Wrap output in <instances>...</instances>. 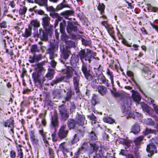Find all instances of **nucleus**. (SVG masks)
<instances>
[{
  "label": "nucleus",
  "instance_id": "44",
  "mask_svg": "<svg viewBox=\"0 0 158 158\" xmlns=\"http://www.w3.org/2000/svg\"><path fill=\"white\" fill-rule=\"evenodd\" d=\"M31 51L32 53L39 52L40 49L38 48L36 44H34L31 46Z\"/></svg>",
  "mask_w": 158,
  "mask_h": 158
},
{
  "label": "nucleus",
  "instance_id": "23",
  "mask_svg": "<svg viewBox=\"0 0 158 158\" xmlns=\"http://www.w3.org/2000/svg\"><path fill=\"white\" fill-rule=\"evenodd\" d=\"M72 91L70 89H69L66 93V95L64 96V101H63V103H65L66 101H69L71 99L72 95Z\"/></svg>",
  "mask_w": 158,
  "mask_h": 158
},
{
  "label": "nucleus",
  "instance_id": "41",
  "mask_svg": "<svg viewBox=\"0 0 158 158\" xmlns=\"http://www.w3.org/2000/svg\"><path fill=\"white\" fill-rule=\"evenodd\" d=\"M98 10L100 11L101 14H102L104 12L105 6L103 3H99L98 7Z\"/></svg>",
  "mask_w": 158,
  "mask_h": 158
},
{
  "label": "nucleus",
  "instance_id": "14",
  "mask_svg": "<svg viewBox=\"0 0 158 158\" xmlns=\"http://www.w3.org/2000/svg\"><path fill=\"white\" fill-rule=\"evenodd\" d=\"M61 51L62 53L61 57L65 60L68 59L71 54L70 49L66 47L63 48L61 50Z\"/></svg>",
  "mask_w": 158,
  "mask_h": 158
},
{
  "label": "nucleus",
  "instance_id": "62",
  "mask_svg": "<svg viewBox=\"0 0 158 158\" xmlns=\"http://www.w3.org/2000/svg\"><path fill=\"white\" fill-rule=\"evenodd\" d=\"M127 148V147H125V150L121 149L120 153V154H121L123 156H126L127 154V152L126 150Z\"/></svg>",
  "mask_w": 158,
  "mask_h": 158
},
{
  "label": "nucleus",
  "instance_id": "26",
  "mask_svg": "<svg viewBox=\"0 0 158 158\" xmlns=\"http://www.w3.org/2000/svg\"><path fill=\"white\" fill-rule=\"evenodd\" d=\"M5 127H8L13 128L14 127V120L12 118H10L6 120L4 123Z\"/></svg>",
  "mask_w": 158,
  "mask_h": 158
},
{
  "label": "nucleus",
  "instance_id": "31",
  "mask_svg": "<svg viewBox=\"0 0 158 158\" xmlns=\"http://www.w3.org/2000/svg\"><path fill=\"white\" fill-rule=\"evenodd\" d=\"M35 69L36 72L41 73L45 70L44 68L43 67V65L41 63L36 64L35 67Z\"/></svg>",
  "mask_w": 158,
  "mask_h": 158
},
{
  "label": "nucleus",
  "instance_id": "46",
  "mask_svg": "<svg viewBox=\"0 0 158 158\" xmlns=\"http://www.w3.org/2000/svg\"><path fill=\"white\" fill-rule=\"evenodd\" d=\"M80 137L77 134H75L73 136L71 141L72 144H74L77 143L79 140Z\"/></svg>",
  "mask_w": 158,
  "mask_h": 158
},
{
  "label": "nucleus",
  "instance_id": "4",
  "mask_svg": "<svg viewBox=\"0 0 158 158\" xmlns=\"http://www.w3.org/2000/svg\"><path fill=\"white\" fill-rule=\"evenodd\" d=\"M42 25L46 32L50 35L52 34L53 26L50 24V18L46 16L42 18Z\"/></svg>",
  "mask_w": 158,
  "mask_h": 158
},
{
  "label": "nucleus",
  "instance_id": "60",
  "mask_svg": "<svg viewBox=\"0 0 158 158\" xmlns=\"http://www.w3.org/2000/svg\"><path fill=\"white\" fill-rule=\"evenodd\" d=\"M76 108V106L73 102L71 103L70 108V111L71 112H73L74 111Z\"/></svg>",
  "mask_w": 158,
  "mask_h": 158
},
{
  "label": "nucleus",
  "instance_id": "32",
  "mask_svg": "<svg viewBox=\"0 0 158 158\" xmlns=\"http://www.w3.org/2000/svg\"><path fill=\"white\" fill-rule=\"evenodd\" d=\"M66 25V22L65 20H63L62 22L60 23V31L62 34L66 33L65 30V27Z\"/></svg>",
  "mask_w": 158,
  "mask_h": 158
},
{
  "label": "nucleus",
  "instance_id": "24",
  "mask_svg": "<svg viewBox=\"0 0 158 158\" xmlns=\"http://www.w3.org/2000/svg\"><path fill=\"white\" fill-rule=\"evenodd\" d=\"M65 78V76H62L57 78L53 80L51 83V85L53 86L54 85H57L58 83L62 81Z\"/></svg>",
  "mask_w": 158,
  "mask_h": 158
},
{
  "label": "nucleus",
  "instance_id": "27",
  "mask_svg": "<svg viewBox=\"0 0 158 158\" xmlns=\"http://www.w3.org/2000/svg\"><path fill=\"white\" fill-rule=\"evenodd\" d=\"M79 127V128H78V130L76 134L80 138H81L83 136L85 130L84 129L85 127H83V125L80 126Z\"/></svg>",
  "mask_w": 158,
  "mask_h": 158
},
{
  "label": "nucleus",
  "instance_id": "63",
  "mask_svg": "<svg viewBox=\"0 0 158 158\" xmlns=\"http://www.w3.org/2000/svg\"><path fill=\"white\" fill-rule=\"evenodd\" d=\"M122 43L123 44H124L126 46H127L128 47H131V45H130V44H129L128 43L127 41L124 38H123L122 39Z\"/></svg>",
  "mask_w": 158,
  "mask_h": 158
},
{
  "label": "nucleus",
  "instance_id": "13",
  "mask_svg": "<svg viewBox=\"0 0 158 158\" xmlns=\"http://www.w3.org/2000/svg\"><path fill=\"white\" fill-rule=\"evenodd\" d=\"M55 51L56 47L54 45H51L46 50V52L49 54L51 59H53L54 57L57 56V54L55 53Z\"/></svg>",
  "mask_w": 158,
  "mask_h": 158
},
{
  "label": "nucleus",
  "instance_id": "56",
  "mask_svg": "<svg viewBox=\"0 0 158 158\" xmlns=\"http://www.w3.org/2000/svg\"><path fill=\"white\" fill-rule=\"evenodd\" d=\"M61 37L62 40L65 41L66 42L68 41L67 40L68 39V36L66 33L62 34L61 35Z\"/></svg>",
  "mask_w": 158,
  "mask_h": 158
},
{
  "label": "nucleus",
  "instance_id": "43",
  "mask_svg": "<svg viewBox=\"0 0 158 158\" xmlns=\"http://www.w3.org/2000/svg\"><path fill=\"white\" fill-rule=\"evenodd\" d=\"M86 53L84 49L81 50L79 52L78 55L82 61H83V60L84 59L86 55Z\"/></svg>",
  "mask_w": 158,
  "mask_h": 158
},
{
  "label": "nucleus",
  "instance_id": "18",
  "mask_svg": "<svg viewBox=\"0 0 158 158\" xmlns=\"http://www.w3.org/2000/svg\"><path fill=\"white\" fill-rule=\"evenodd\" d=\"M133 93L132 96L133 100L135 102L139 103L141 99V97L140 94L134 90L131 91Z\"/></svg>",
  "mask_w": 158,
  "mask_h": 158
},
{
  "label": "nucleus",
  "instance_id": "49",
  "mask_svg": "<svg viewBox=\"0 0 158 158\" xmlns=\"http://www.w3.org/2000/svg\"><path fill=\"white\" fill-rule=\"evenodd\" d=\"M27 10L26 7L22 6L19 10V14L21 15H24L27 12Z\"/></svg>",
  "mask_w": 158,
  "mask_h": 158
},
{
  "label": "nucleus",
  "instance_id": "30",
  "mask_svg": "<svg viewBox=\"0 0 158 158\" xmlns=\"http://www.w3.org/2000/svg\"><path fill=\"white\" fill-rule=\"evenodd\" d=\"M32 29L28 26V28L25 29V31L22 35V36L25 38H27L31 36L32 34Z\"/></svg>",
  "mask_w": 158,
  "mask_h": 158
},
{
  "label": "nucleus",
  "instance_id": "33",
  "mask_svg": "<svg viewBox=\"0 0 158 158\" xmlns=\"http://www.w3.org/2000/svg\"><path fill=\"white\" fill-rule=\"evenodd\" d=\"M106 73L108 76L109 77L110 79L111 80V83L112 86L114 84V75L113 72L110 70L109 68L106 69Z\"/></svg>",
  "mask_w": 158,
  "mask_h": 158
},
{
  "label": "nucleus",
  "instance_id": "17",
  "mask_svg": "<svg viewBox=\"0 0 158 158\" xmlns=\"http://www.w3.org/2000/svg\"><path fill=\"white\" fill-rule=\"evenodd\" d=\"M35 132L33 131H31L29 132L30 139L33 143L36 145H39V140L35 135Z\"/></svg>",
  "mask_w": 158,
  "mask_h": 158
},
{
  "label": "nucleus",
  "instance_id": "29",
  "mask_svg": "<svg viewBox=\"0 0 158 158\" xmlns=\"http://www.w3.org/2000/svg\"><path fill=\"white\" fill-rule=\"evenodd\" d=\"M106 29L111 37L115 40L116 38L114 35V32L113 30L114 28L110 25Z\"/></svg>",
  "mask_w": 158,
  "mask_h": 158
},
{
  "label": "nucleus",
  "instance_id": "25",
  "mask_svg": "<svg viewBox=\"0 0 158 158\" xmlns=\"http://www.w3.org/2000/svg\"><path fill=\"white\" fill-rule=\"evenodd\" d=\"M105 150L102 149H100L98 152L96 153L94 156L93 158H107V157L104 155Z\"/></svg>",
  "mask_w": 158,
  "mask_h": 158
},
{
  "label": "nucleus",
  "instance_id": "39",
  "mask_svg": "<svg viewBox=\"0 0 158 158\" xmlns=\"http://www.w3.org/2000/svg\"><path fill=\"white\" fill-rule=\"evenodd\" d=\"M88 136L90 140L95 141L97 139V136L93 131H91L90 133H89Z\"/></svg>",
  "mask_w": 158,
  "mask_h": 158
},
{
  "label": "nucleus",
  "instance_id": "47",
  "mask_svg": "<svg viewBox=\"0 0 158 158\" xmlns=\"http://www.w3.org/2000/svg\"><path fill=\"white\" fill-rule=\"evenodd\" d=\"M89 145L91 146V148L93 149L94 151L95 152L99 148V146L95 143L88 142Z\"/></svg>",
  "mask_w": 158,
  "mask_h": 158
},
{
  "label": "nucleus",
  "instance_id": "57",
  "mask_svg": "<svg viewBox=\"0 0 158 158\" xmlns=\"http://www.w3.org/2000/svg\"><path fill=\"white\" fill-rule=\"evenodd\" d=\"M153 131L151 129L146 128L145 131L143 132V134L145 135H147L149 134L153 133Z\"/></svg>",
  "mask_w": 158,
  "mask_h": 158
},
{
  "label": "nucleus",
  "instance_id": "5",
  "mask_svg": "<svg viewBox=\"0 0 158 158\" xmlns=\"http://www.w3.org/2000/svg\"><path fill=\"white\" fill-rule=\"evenodd\" d=\"M78 27H80V25L77 22L72 23L68 21V25L66 27L67 33L72 37H74L75 35L73 32L76 33L78 31H79Z\"/></svg>",
  "mask_w": 158,
  "mask_h": 158
},
{
  "label": "nucleus",
  "instance_id": "64",
  "mask_svg": "<svg viewBox=\"0 0 158 158\" xmlns=\"http://www.w3.org/2000/svg\"><path fill=\"white\" fill-rule=\"evenodd\" d=\"M16 156V153L13 150H11L10 152V156L11 158H15Z\"/></svg>",
  "mask_w": 158,
  "mask_h": 158
},
{
  "label": "nucleus",
  "instance_id": "21",
  "mask_svg": "<svg viewBox=\"0 0 158 158\" xmlns=\"http://www.w3.org/2000/svg\"><path fill=\"white\" fill-rule=\"evenodd\" d=\"M140 131V127L137 123H135L131 127V132L134 134L136 135Z\"/></svg>",
  "mask_w": 158,
  "mask_h": 158
},
{
  "label": "nucleus",
  "instance_id": "22",
  "mask_svg": "<svg viewBox=\"0 0 158 158\" xmlns=\"http://www.w3.org/2000/svg\"><path fill=\"white\" fill-rule=\"evenodd\" d=\"M97 90L100 94L103 96L106 94L107 91V89L105 86L100 85L97 87Z\"/></svg>",
  "mask_w": 158,
  "mask_h": 158
},
{
  "label": "nucleus",
  "instance_id": "3",
  "mask_svg": "<svg viewBox=\"0 0 158 158\" xmlns=\"http://www.w3.org/2000/svg\"><path fill=\"white\" fill-rule=\"evenodd\" d=\"M85 122V118L83 115L78 114L75 119H69L67 121V125L69 130L74 129L77 126L83 125Z\"/></svg>",
  "mask_w": 158,
  "mask_h": 158
},
{
  "label": "nucleus",
  "instance_id": "7",
  "mask_svg": "<svg viewBox=\"0 0 158 158\" xmlns=\"http://www.w3.org/2000/svg\"><path fill=\"white\" fill-rule=\"evenodd\" d=\"M121 109L123 112L126 114L127 118H134L135 117V114H137L134 112H132L129 109H130L129 104L124 103L121 106Z\"/></svg>",
  "mask_w": 158,
  "mask_h": 158
},
{
  "label": "nucleus",
  "instance_id": "59",
  "mask_svg": "<svg viewBox=\"0 0 158 158\" xmlns=\"http://www.w3.org/2000/svg\"><path fill=\"white\" fill-rule=\"evenodd\" d=\"M39 133L41 135L42 139H45L46 138V133L44 132L43 129L39 130Z\"/></svg>",
  "mask_w": 158,
  "mask_h": 158
},
{
  "label": "nucleus",
  "instance_id": "12",
  "mask_svg": "<svg viewBox=\"0 0 158 158\" xmlns=\"http://www.w3.org/2000/svg\"><path fill=\"white\" fill-rule=\"evenodd\" d=\"M146 150L148 153H150V154L148 155L149 157H151L154 153H156L157 151L155 145L152 144L147 145Z\"/></svg>",
  "mask_w": 158,
  "mask_h": 158
},
{
  "label": "nucleus",
  "instance_id": "6",
  "mask_svg": "<svg viewBox=\"0 0 158 158\" xmlns=\"http://www.w3.org/2000/svg\"><path fill=\"white\" fill-rule=\"evenodd\" d=\"M51 130L53 131L52 134V139L53 142H56L58 140L57 137L56 136V132L55 127L58 125V118L56 115H54L51 118Z\"/></svg>",
  "mask_w": 158,
  "mask_h": 158
},
{
  "label": "nucleus",
  "instance_id": "28",
  "mask_svg": "<svg viewBox=\"0 0 158 158\" xmlns=\"http://www.w3.org/2000/svg\"><path fill=\"white\" fill-rule=\"evenodd\" d=\"M67 7H69V6L67 4V2L65 0H63L61 3L57 6L56 9L57 10H60L64 8Z\"/></svg>",
  "mask_w": 158,
  "mask_h": 158
},
{
  "label": "nucleus",
  "instance_id": "9",
  "mask_svg": "<svg viewBox=\"0 0 158 158\" xmlns=\"http://www.w3.org/2000/svg\"><path fill=\"white\" fill-rule=\"evenodd\" d=\"M69 130L66 125L62 126L59 129L57 133L58 137L60 139H64L67 136Z\"/></svg>",
  "mask_w": 158,
  "mask_h": 158
},
{
  "label": "nucleus",
  "instance_id": "54",
  "mask_svg": "<svg viewBox=\"0 0 158 158\" xmlns=\"http://www.w3.org/2000/svg\"><path fill=\"white\" fill-rule=\"evenodd\" d=\"M148 10H150L151 11L156 12L158 11V8L152 6L150 4L148 5Z\"/></svg>",
  "mask_w": 158,
  "mask_h": 158
},
{
  "label": "nucleus",
  "instance_id": "1",
  "mask_svg": "<svg viewBox=\"0 0 158 158\" xmlns=\"http://www.w3.org/2000/svg\"><path fill=\"white\" fill-rule=\"evenodd\" d=\"M74 74L76 76L73 77V83L74 90L76 93H79L80 90V77L78 76V73L76 70L74 71L73 68L70 66L66 67L65 69L64 70V72L66 74L65 76V78L68 80L72 78Z\"/></svg>",
  "mask_w": 158,
  "mask_h": 158
},
{
  "label": "nucleus",
  "instance_id": "51",
  "mask_svg": "<svg viewBox=\"0 0 158 158\" xmlns=\"http://www.w3.org/2000/svg\"><path fill=\"white\" fill-rule=\"evenodd\" d=\"M104 122L110 124L113 123L115 122L114 120L112 118L110 117H108L105 118L104 119Z\"/></svg>",
  "mask_w": 158,
  "mask_h": 158
},
{
  "label": "nucleus",
  "instance_id": "10",
  "mask_svg": "<svg viewBox=\"0 0 158 158\" xmlns=\"http://www.w3.org/2000/svg\"><path fill=\"white\" fill-rule=\"evenodd\" d=\"M58 110L60 118L62 120H66L69 117V111L65 106L62 105L58 107Z\"/></svg>",
  "mask_w": 158,
  "mask_h": 158
},
{
  "label": "nucleus",
  "instance_id": "38",
  "mask_svg": "<svg viewBox=\"0 0 158 158\" xmlns=\"http://www.w3.org/2000/svg\"><path fill=\"white\" fill-rule=\"evenodd\" d=\"M49 15L53 19H58L59 20H62L63 19L57 13L55 12V11L50 12Z\"/></svg>",
  "mask_w": 158,
  "mask_h": 158
},
{
  "label": "nucleus",
  "instance_id": "45",
  "mask_svg": "<svg viewBox=\"0 0 158 158\" xmlns=\"http://www.w3.org/2000/svg\"><path fill=\"white\" fill-rule=\"evenodd\" d=\"M127 74L128 76H129L131 77V79H132L133 81L134 82V84H135V86L137 87H139V85L136 83V82L133 79V73L130 71H127Z\"/></svg>",
  "mask_w": 158,
  "mask_h": 158
},
{
  "label": "nucleus",
  "instance_id": "2",
  "mask_svg": "<svg viewBox=\"0 0 158 158\" xmlns=\"http://www.w3.org/2000/svg\"><path fill=\"white\" fill-rule=\"evenodd\" d=\"M40 26V23L37 20H33L31 21L29 27L32 29V27H34V32L33 33L35 37H39L42 40L47 41L48 38L47 34L42 29H40L38 32L37 28Z\"/></svg>",
  "mask_w": 158,
  "mask_h": 158
},
{
  "label": "nucleus",
  "instance_id": "35",
  "mask_svg": "<svg viewBox=\"0 0 158 158\" xmlns=\"http://www.w3.org/2000/svg\"><path fill=\"white\" fill-rule=\"evenodd\" d=\"M99 101L98 96L96 94H93L91 100V103L92 105L94 106L97 104Z\"/></svg>",
  "mask_w": 158,
  "mask_h": 158
},
{
  "label": "nucleus",
  "instance_id": "15",
  "mask_svg": "<svg viewBox=\"0 0 158 158\" xmlns=\"http://www.w3.org/2000/svg\"><path fill=\"white\" fill-rule=\"evenodd\" d=\"M32 77L35 81L38 82L40 85L43 84L44 81V80L43 79H41L39 72H33L32 73Z\"/></svg>",
  "mask_w": 158,
  "mask_h": 158
},
{
  "label": "nucleus",
  "instance_id": "36",
  "mask_svg": "<svg viewBox=\"0 0 158 158\" xmlns=\"http://www.w3.org/2000/svg\"><path fill=\"white\" fill-rule=\"evenodd\" d=\"M141 107L143 110L145 111L148 113L150 114L152 112V109L144 103L142 104Z\"/></svg>",
  "mask_w": 158,
  "mask_h": 158
},
{
  "label": "nucleus",
  "instance_id": "40",
  "mask_svg": "<svg viewBox=\"0 0 158 158\" xmlns=\"http://www.w3.org/2000/svg\"><path fill=\"white\" fill-rule=\"evenodd\" d=\"M120 142L123 145L126 146L127 148H129L130 146V142L129 140L124 139H121Z\"/></svg>",
  "mask_w": 158,
  "mask_h": 158
},
{
  "label": "nucleus",
  "instance_id": "50",
  "mask_svg": "<svg viewBox=\"0 0 158 158\" xmlns=\"http://www.w3.org/2000/svg\"><path fill=\"white\" fill-rule=\"evenodd\" d=\"M88 118L90 120H92L91 123H95L96 117L94 115L93 113L90 114L89 115H88Z\"/></svg>",
  "mask_w": 158,
  "mask_h": 158
},
{
  "label": "nucleus",
  "instance_id": "16",
  "mask_svg": "<svg viewBox=\"0 0 158 158\" xmlns=\"http://www.w3.org/2000/svg\"><path fill=\"white\" fill-rule=\"evenodd\" d=\"M55 72V70L54 69L50 67L48 68V72L45 75V77L47 81L51 80L53 78Z\"/></svg>",
  "mask_w": 158,
  "mask_h": 158
},
{
  "label": "nucleus",
  "instance_id": "61",
  "mask_svg": "<svg viewBox=\"0 0 158 158\" xmlns=\"http://www.w3.org/2000/svg\"><path fill=\"white\" fill-rule=\"evenodd\" d=\"M52 60L50 63V64L51 65L52 68H54L55 67L56 65V62L53 59H52Z\"/></svg>",
  "mask_w": 158,
  "mask_h": 158
},
{
  "label": "nucleus",
  "instance_id": "42",
  "mask_svg": "<svg viewBox=\"0 0 158 158\" xmlns=\"http://www.w3.org/2000/svg\"><path fill=\"white\" fill-rule=\"evenodd\" d=\"M74 12L72 10H66L61 13V14L64 15V18L66 19H69V15L73 14Z\"/></svg>",
  "mask_w": 158,
  "mask_h": 158
},
{
  "label": "nucleus",
  "instance_id": "20",
  "mask_svg": "<svg viewBox=\"0 0 158 158\" xmlns=\"http://www.w3.org/2000/svg\"><path fill=\"white\" fill-rule=\"evenodd\" d=\"M79 61V57L77 55H72L70 63L72 66H75L77 65Z\"/></svg>",
  "mask_w": 158,
  "mask_h": 158
},
{
  "label": "nucleus",
  "instance_id": "52",
  "mask_svg": "<svg viewBox=\"0 0 158 158\" xmlns=\"http://www.w3.org/2000/svg\"><path fill=\"white\" fill-rule=\"evenodd\" d=\"M111 65L112 66H114L116 69H117L120 65L119 63L118 60L117 59L112 60Z\"/></svg>",
  "mask_w": 158,
  "mask_h": 158
},
{
  "label": "nucleus",
  "instance_id": "53",
  "mask_svg": "<svg viewBox=\"0 0 158 158\" xmlns=\"http://www.w3.org/2000/svg\"><path fill=\"white\" fill-rule=\"evenodd\" d=\"M67 45L69 47H73L74 48L76 47L75 43L72 40L68 41L66 42Z\"/></svg>",
  "mask_w": 158,
  "mask_h": 158
},
{
  "label": "nucleus",
  "instance_id": "37",
  "mask_svg": "<svg viewBox=\"0 0 158 158\" xmlns=\"http://www.w3.org/2000/svg\"><path fill=\"white\" fill-rule=\"evenodd\" d=\"M85 142H84L82 145L81 146V148H79L77 149V151L74 153L75 156H77L78 157L79 155L82 153V149H84L85 148Z\"/></svg>",
  "mask_w": 158,
  "mask_h": 158
},
{
  "label": "nucleus",
  "instance_id": "8",
  "mask_svg": "<svg viewBox=\"0 0 158 158\" xmlns=\"http://www.w3.org/2000/svg\"><path fill=\"white\" fill-rule=\"evenodd\" d=\"M81 70L86 79L88 81H92L93 77L90 73V70H88L85 64L83 62L81 67Z\"/></svg>",
  "mask_w": 158,
  "mask_h": 158
},
{
  "label": "nucleus",
  "instance_id": "48",
  "mask_svg": "<svg viewBox=\"0 0 158 158\" xmlns=\"http://www.w3.org/2000/svg\"><path fill=\"white\" fill-rule=\"evenodd\" d=\"M100 73H100L99 75H98V80L99 81L100 83H102L106 79V78L101 72H100Z\"/></svg>",
  "mask_w": 158,
  "mask_h": 158
},
{
  "label": "nucleus",
  "instance_id": "55",
  "mask_svg": "<svg viewBox=\"0 0 158 158\" xmlns=\"http://www.w3.org/2000/svg\"><path fill=\"white\" fill-rule=\"evenodd\" d=\"M81 41L82 44L85 46L89 45L90 44V42L89 41L87 40L84 38L82 39Z\"/></svg>",
  "mask_w": 158,
  "mask_h": 158
},
{
  "label": "nucleus",
  "instance_id": "34",
  "mask_svg": "<svg viewBox=\"0 0 158 158\" xmlns=\"http://www.w3.org/2000/svg\"><path fill=\"white\" fill-rule=\"evenodd\" d=\"M144 138L143 136H140L135 138L134 142L136 147H138L139 145L141 143V142Z\"/></svg>",
  "mask_w": 158,
  "mask_h": 158
},
{
  "label": "nucleus",
  "instance_id": "11",
  "mask_svg": "<svg viewBox=\"0 0 158 158\" xmlns=\"http://www.w3.org/2000/svg\"><path fill=\"white\" fill-rule=\"evenodd\" d=\"M96 54L95 53H94L93 54V51L90 50H88L86 53V55L84 60L85 61H88L89 63L90 64L93 60L95 58L94 56H96Z\"/></svg>",
  "mask_w": 158,
  "mask_h": 158
},
{
  "label": "nucleus",
  "instance_id": "58",
  "mask_svg": "<svg viewBox=\"0 0 158 158\" xmlns=\"http://www.w3.org/2000/svg\"><path fill=\"white\" fill-rule=\"evenodd\" d=\"M142 71L143 73H147L150 74L152 72L149 70L148 67H145L143 69Z\"/></svg>",
  "mask_w": 158,
  "mask_h": 158
},
{
  "label": "nucleus",
  "instance_id": "19",
  "mask_svg": "<svg viewBox=\"0 0 158 158\" xmlns=\"http://www.w3.org/2000/svg\"><path fill=\"white\" fill-rule=\"evenodd\" d=\"M59 150L62 151L63 153L69 152V148H68L67 145L64 142L61 143L59 145Z\"/></svg>",
  "mask_w": 158,
  "mask_h": 158
}]
</instances>
